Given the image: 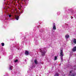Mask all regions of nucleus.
Returning a JSON list of instances; mask_svg holds the SVG:
<instances>
[{"label":"nucleus","mask_w":76,"mask_h":76,"mask_svg":"<svg viewBox=\"0 0 76 76\" xmlns=\"http://www.w3.org/2000/svg\"><path fill=\"white\" fill-rule=\"evenodd\" d=\"M19 17L18 16H17L15 17V18L16 20H18L19 19Z\"/></svg>","instance_id":"nucleus-9"},{"label":"nucleus","mask_w":76,"mask_h":76,"mask_svg":"<svg viewBox=\"0 0 76 76\" xmlns=\"http://www.w3.org/2000/svg\"><path fill=\"white\" fill-rule=\"evenodd\" d=\"M72 71H70L69 73H72Z\"/></svg>","instance_id":"nucleus-17"},{"label":"nucleus","mask_w":76,"mask_h":76,"mask_svg":"<svg viewBox=\"0 0 76 76\" xmlns=\"http://www.w3.org/2000/svg\"><path fill=\"white\" fill-rule=\"evenodd\" d=\"M25 54L26 56H28L29 54V52L28 51L26 50L25 52Z\"/></svg>","instance_id":"nucleus-4"},{"label":"nucleus","mask_w":76,"mask_h":76,"mask_svg":"<svg viewBox=\"0 0 76 76\" xmlns=\"http://www.w3.org/2000/svg\"><path fill=\"white\" fill-rule=\"evenodd\" d=\"M73 42L74 43V44H76V39H74V40L73 41Z\"/></svg>","instance_id":"nucleus-7"},{"label":"nucleus","mask_w":76,"mask_h":76,"mask_svg":"<svg viewBox=\"0 0 76 76\" xmlns=\"http://www.w3.org/2000/svg\"><path fill=\"white\" fill-rule=\"evenodd\" d=\"M72 51L74 52L76 51V46L74 47V48L72 49Z\"/></svg>","instance_id":"nucleus-5"},{"label":"nucleus","mask_w":76,"mask_h":76,"mask_svg":"<svg viewBox=\"0 0 76 76\" xmlns=\"http://www.w3.org/2000/svg\"><path fill=\"white\" fill-rule=\"evenodd\" d=\"M61 59L62 61H63V57H61Z\"/></svg>","instance_id":"nucleus-13"},{"label":"nucleus","mask_w":76,"mask_h":76,"mask_svg":"<svg viewBox=\"0 0 76 76\" xmlns=\"http://www.w3.org/2000/svg\"><path fill=\"white\" fill-rule=\"evenodd\" d=\"M39 50L40 52L41 53L42 56H45V54L46 52L45 51V50H42L41 49H39Z\"/></svg>","instance_id":"nucleus-1"},{"label":"nucleus","mask_w":76,"mask_h":76,"mask_svg":"<svg viewBox=\"0 0 76 76\" xmlns=\"http://www.w3.org/2000/svg\"><path fill=\"white\" fill-rule=\"evenodd\" d=\"M53 29L56 30V24L55 23H53Z\"/></svg>","instance_id":"nucleus-3"},{"label":"nucleus","mask_w":76,"mask_h":76,"mask_svg":"<svg viewBox=\"0 0 76 76\" xmlns=\"http://www.w3.org/2000/svg\"><path fill=\"white\" fill-rule=\"evenodd\" d=\"M13 68V66H10V67L9 68L10 70H12L13 69L12 68Z\"/></svg>","instance_id":"nucleus-10"},{"label":"nucleus","mask_w":76,"mask_h":76,"mask_svg":"<svg viewBox=\"0 0 76 76\" xmlns=\"http://www.w3.org/2000/svg\"><path fill=\"white\" fill-rule=\"evenodd\" d=\"M60 56L61 57H63V51L62 50H61Z\"/></svg>","instance_id":"nucleus-2"},{"label":"nucleus","mask_w":76,"mask_h":76,"mask_svg":"<svg viewBox=\"0 0 76 76\" xmlns=\"http://www.w3.org/2000/svg\"><path fill=\"white\" fill-rule=\"evenodd\" d=\"M71 19H73V17L72 16H71Z\"/></svg>","instance_id":"nucleus-18"},{"label":"nucleus","mask_w":76,"mask_h":76,"mask_svg":"<svg viewBox=\"0 0 76 76\" xmlns=\"http://www.w3.org/2000/svg\"><path fill=\"white\" fill-rule=\"evenodd\" d=\"M34 62L36 64H37L38 63H37V59H35Z\"/></svg>","instance_id":"nucleus-8"},{"label":"nucleus","mask_w":76,"mask_h":76,"mask_svg":"<svg viewBox=\"0 0 76 76\" xmlns=\"http://www.w3.org/2000/svg\"><path fill=\"white\" fill-rule=\"evenodd\" d=\"M18 59H17V60H15V63H16V62H18Z\"/></svg>","instance_id":"nucleus-15"},{"label":"nucleus","mask_w":76,"mask_h":76,"mask_svg":"<svg viewBox=\"0 0 76 76\" xmlns=\"http://www.w3.org/2000/svg\"><path fill=\"white\" fill-rule=\"evenodd\" d=\"M65 37L66 39H68V38H69V35L68 34H66L65 36Z\"/></svg>","instance_id":"nucleus-6"},{"label":"nucleus","mask_w":76,"mask_h":76,"mask_svg":"<svg viewBox=\"0 0 76 76\" xmlns=\"http://www.w3.org/2000/svg\"><path fill=\"white\" fill-rule=\"evenodd\" d=\"M75 75H71V76H75Z\"/></svg>","instance_id":"nucleus-19"},{"label":"nucleus","mask_w":76,"mask_h":76,"mask_svg":"<svg viewBox=\"0 0 76 76\" xmlns=\"http://www.w3.org/2000/svg\"><path fill=\"white\" fill-rule=\"evenodd\" d=\"M8 16L9 17V18H10V17H11V16H12V15H11V14H10L8 15Z\"/></svg>","instance_id":"nucleus-14"},{"label":"nucleus","mask_w":76,"mask_h":76,"mask_svg":"<svg viewBox=\"0 0 76 76\" xmlns=\"http://www.w3.org/2000/svg\"><path fill=\"white\" fill-rule=\"evenodd\" d=\"M4 0V1H5V0Z\"/></svg>","instance_id":"nucleus-20"},{"label":"nucleus","mask_w":76,"mask_h":76,"mask_svg":"<svg viewBox=\"0 0 76 76\" xmlns=\"http://www.w3.org/2000/svg\"><path fill=\"white\" fill-rule=\"evenodd\" d=\"M56 76H59L58 75V74H56L55 75Z\"/></svg>","instance_id":"nucleus-16"},{"label":"nucleus","mask_w":76,"mask_h":76,"mask_svg":"<svg viewBox=\"0 0 76 76\" xmlns=\"http://www.w3.org/2000/svg\"><path fill=\"white\" fill-rule=\"evenodd\" d=\"M1 45L2 47H4V43H1Z\"/></svg>","instance_id":"nucleus-11"},{"label":"nucleus","mask_w":76,"mask_h":76,"mask_svg":"<svg viewBox=\"0 0 76 76\" xmlns=\"http://www.w3.org/2000/svg\"><path fill=\"white\" fill-rule=\"evenodd\" d=\"M57 56H55L54 60H57Z\"/></svg>","instance_id":"nucleus-12"}]
</instances>
